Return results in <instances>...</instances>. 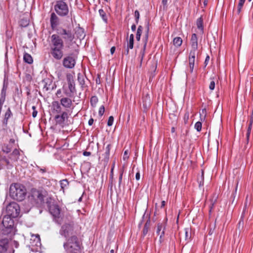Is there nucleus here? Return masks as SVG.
Masks as SVG:
<instances>
[{
    "instance_id": "c9c22d12",
    "label": "nucleus",
    "mask_w": 253,
    "mask_h": 253,
    "mask_svg": "<svg viewBox=\"0 0 253 253\" xmlns=\"http://www.w3.org/2000/svg\"><path fill=\"white\" fill-rule=\"evenodd\" d=\"M204 171H202V174L198 177V182L199 183V186H203L204 185Z\"/></svg>"
},
{
    "instance_id": "a19ab883",
    "label": "nucleus",
    "mask_w": 253,
    "mask_h": 253,
    "mask_svg": "<svg viewBox=\"0 0 253 253\" xmlns=\"http://www.w3.org/2000/svg\"><path fill=\"white\" fill-rule=\"evenodd\" d=\"M189 118V113L188 111L186 112L184 114L183 120L185 124H187L188 123Z\"/></svg>"
},
{
    "instance_id": "680f3d73",
    "label": "nucleus",
    "mask_w": 253,
    "mask_h": 253,
    "mask_svg": "<svg viewBox=\"0 0 253 253\" xmlns=\"http://www.w3.org/2000/svg\"><path fill=\"white\" fill-rule=\"evenodd\" d=\"M94 120L92 118H90L88 122V124L89 126H91L93 123Z\"/></svg>"
},
{
    "instance_id": "79ce46f5",
    "label": "nucleus",
    "mask_w": 253,
    "mask_h": 253,
    "mask_svg": "<svg viewBox=\"0 0 253 253\" xmlns=\"http://www.w3.org/2000/svg\"><path fill=\"white\" fill-rule=\"evenodd\" d=\"M78 80L82 86H83L85 84V81L84 77L83 76L80 77L79 75H78Z\"/></svg>"
},
{
    "instance_id": "49530a36",
    "label": "nucleus",
    "mask_w": 253,
    "mask_h": 253,
    "mask_svg": "<svg viewBox=\"0 0 253 253\" xmlns=\"http://www.w3.org/2000/svg\"><path fill=\"white\" fill-rule=\"evenodd\" d=\"M104 111H105V108H104V106H101L100 108H99V115L101 116H102L104 113Z\"/></svg>"
},
{
    "instance_id": "2eb2a0df",
    "label": "nucleus",
    "mask_w": 253,
    "mask_h": 253,
    "mask_svg": "<svg viewBox=\"0 0 253 253\" xmlns=\"http://www.w3.org/2000/svg\"><path fill=\"white\" fill-rule=\"evenodd\" d=\"M197 50V49L192 48V49L191 50L190 52V55L189 57V63L190 73H192L193 72L195 63V58Z\"/></svg>"
},
{
    "instance_id": "5701e85b",
    "label": "nucleus",
    "mask_w": 253,
    "mask_h": 253,
    "mask_svg": "<svg viewBox=\"0 0 253 253\" xmlns=\"http://www.w3.org/2000/svg\"><path fill=\"white\" fill-rule=\"evenodd\" d=\"M151 226V221L150 217L147 220L146 223H145L143 229V235L145 236L148 233V231L150 230Z\"/></svg>"
},
{
    "instance_id": "5fc2aeb1",
    "label": "nucleus",
    "mask_w": 253,
    "mask_h": 253,
    "mask_svg": "<svg viewBox=\"0 0 253 253\" xmlns=\"http://www.w3.org/2000/svg\"><path fill=\"white\" fill-rule=\"evenodd\" d=\"M209 60H210V57H209V56H207L206 58V59L205 60V63H204L205 64V66H206L208 65Z\"/></svg>"
},
{
    "instance_id": "e433bc0d",
    "label": "nucleus",
    "mask_w": 253,
    "mask_h": 253,
    "mask_svg": "<svg viewBox=\"0 0 253 253\" xmlns=\"http://www.w3.org/2000/svg\"><path fill=\"white\" fill-rule=\"evenodd\" d=\"M60 186L61 188L64 190V189L66 187L69 185V182L67 179H63L60 181Z\"/></svg>"
},
{
    "instance_id": "c756f323",
    "label": "nucleus",
    "mask_w": 253,
    "mask_h": 253,
    "mask_svg": "<svg viewBox=\"0 0 253 253\" xmlns=\"http://www.w3.org/2000/svg\"><path fill=\"white\" fill-rule=\"evenodd\" d=\"M99 13L103 20L105 22H107L108 18L106 12L102 9H100L99 10Z\"/></svg>"
},
{
    "instance_id": "6e6552de",
    "label": "nucleus",
    "mask_w": 253,
    "mask_h": 253,
    "mask_svg": "<svg viewBox=\"0 0 253 253\" xmlns=\"http://www.w3.org/2000/svg\"><path fill=\"white\" fill-rule=\"evenodd\" d=\"M74 232V224L73 223H66L63 225L59 231L60 234L66 238H69V236H73Z\"/></svg>"
},
{
    "instance_id": "9b49d317",
    "label": "nucleus",
    "mask_w": 253,
    "mask_h": 253,
    "mask_svg": "<svg viewBox=\"0 0 253 253\" xmlns=\"http://www.w3.org/2000/svg\"><path fill=\"white\" fill-rule=\"evenodd\" d=\"M167 219H165L162 222L157 224L156 233L160 236V242H162V239L165 235V229L167 226Z\"/></svg>"
},
{
    "instance_id": "72a5a7b5",
    "label": "nucleus",
    "mask_w": 253,
    "mask_h": 253,
    "mask_svg": "<svg viewBox=\"0 0 253 253\" xmlns=\"http://www.w3.org/2000/svg\"><path fill=\"white\" fill-rule=\"evenodd\" d=\"M98 99L97 96H93L90 98V104L92 106L94 107L96 106L97 103L98 102Z\"/></svg>"
},
{
    "instance_id": "864d4df0",
    "label": "nucleus",
    "mask_w": 253,
    "mask_h": 253,
    "mask_svg": "<svg viewBox=\"0 0 253 253\" xmlns=\"http://www.w3.org/2000/svg\"><path fill=\"white\" fill-rule=\"evenodd\" d=\"M239 224V226H240L241 225L243 226V224H244V221H243V215H242L241 217V219L239 221V222L238 223Z\"/></svg>"
},
{
    "instance_id": "aec40b11",
    "label": "nucleus",
    "mask_w": 253,
    "mask_h": 253,
    "mask_svg": "<svg viewBox=\"0 0 253 253\" xmlns=\"http://www.w3.org/2000/svg\"><path fill=\"white\" fill-rule=\"evenodd\" d=\"M53 111L57 114L62 113V108L58 101H53L52 103Z\"/></svg>"
},
{
    "instance_id": "338daca9",
    "label": "nucleus",
    "mask_w": 253,
    "mask_h": 253,
    "mask_svg": "<svg viewBox=\"0 0 253 253\" xmlns=\"http://www.w3.org/2000/svg\"><path fill=\"white\" fill-rule=\"evenodd\" d=\"M15 142V140L13 138H11L9 140V144L11 145V144H14Z\"/></svg>"
},
{
    "instance_id": "b1692460",
    "label": "nucleus",
    "mask_w": 253,
    "mask_h": 253,
    "mask_svg": "<svg viewBox=\"0 0 253 253\" xmlns=\"http://www.w3.org/2000/svg\"><path fill=\"white\" fill-rule=\"evenodd\" d=\"M134 44V36L133 34H131L129 38H127V44L126 46H128V48H130L131 49L133 47Z\"/></svg>"
},
{
    "instance_id": "f03ea898",
    "label": "nucleus",
    "mask_w": 253,
    "mask_h": 253,
    "mask_svg": "<svg viewBox=\"0 0 253 253\" xmlns=\"http://www.w3.org/2000/svg\"><path fill=\"white\" fill-rule=\"evenodd\" d=\"M14 218L4 215L1 221L2 227L1 228V233L6 235L8 237H13L16 232V227L14 225Z\"/></svg>"
},
{
    "instance_id": "c03bdc74",
    "label": "nucleus",
    "mask_w": 253,
    "mask_h": 253,
    "mask_svg": "<svg viewBox=\"0 0 253 253\" xmlns=\"http://www.w3.org/2000/svg\"><path fill=\"white\" fill-rule=\"evenodd\" d=\"M215 87V82L212 80L211 81L210 85H209V88L211 90H213L214 89Z\"/></svg>"
},
{
    "instance_id": "052dcab7",
    "label": "nucleus",
    "mask_w": 253,
    "mask_h": 253,
    "mask_svg": "<svg viewBox=\"0 0 253 253\" xmlns=\"http://www.w3.org/2000/svg\"><path fill=\"white\" fill-rule=\"evenodd\" d=\"M83 155L85 156H89L91 155V153L90 152L84 151L83 153Z\"/></svg>"
},
{
    "instance_id": "f8f14e48",
    "label": "nucleus",
    "mask_w": 253,
    "mask_h": 253,
    "mask_svg": "<svg viewBox=\"0 0 253 253\" xmlns=\"http://www.w3.org/2000/svg\"><path fill=\"white\" fill-rule=\"evenodd\" d=\"M68 118V113L66 112H63L61 115H57L54 117L56 125H58L63 127L65 125V121Z\"/></svg>"
},
{
    "instance_id": "423d86ee",
    "label": "nucleus",
    "mask_w": 253,
    "mask_h": 253,
    "mask_svg": "<svg viewBox=\"0 0 253 253\" xmlns=\"http://www.w3.org/2000/svg\"><path fill=\"white\" fill-rule=\"evenodd\" d=\"M6 216L16 218L20 214V208L19 205L15 202L10 203L6 208Z\"/></svg>"
},
{
    "instance_id": "de8ad7c7",
    "label": "nucleus",
    "mask_w": 253,
    "mask_h": 253,
    "mask_svg": "<svg viewBox=\"0 0 253 253\" xmlns=\"http://www.w3.org/2000/svg\"><path fill=\"white\" fill-rule=\"evenodd\" d=\"M134 16L136 19V21L137 23L139 18V12L137 10H136L134 12Z\"/></svg>"
},
{
    "instance_id": "0e129e2a",
    "label": "nucleus",
    "mask_w": 253,
    "mask_h": 253,
    "mask_svg": "<svg viewBox=\"0 0 253 253\" xmlns=\"http://www.w3.org/2000/svg\"><path fill=\"white\" fill-rule=\"evenodd\" d=\"M252 128V125H249L247 129V131H249V132H251Z\"/></svg>"
},
{
    "instance_id": "a211bd4d",
    "label": "nucleus",
    "mask_w": 253,
    "mask_h": 253,
    "mask_svg": "<svg viewBox=\"0 0 253 253\" xmlns=\"http://www.w3.org/2000/svg\"><path fill=\"white\" fill-rule=\"evenodd\" d=\"M60 104L65 108H70L72 105V101L69 97H63L60 99Z\"/></svg>"
},
{
    "instance_id": "dca6fc26",
    "label": "nucleus",
    "mask_w": 253,
    "mask_h": 253,
    "mask_svg": "<svg viewBox=\"0 0 253 253\" xmlns=\"http://www.w3.org/2000/svg\"><path fill=\"white\" fill-rule=\"evenodd\" d=\"M151 101L148 93L143 94L142 96V104L144 111H146L150 107Z\"/></svg>"
},
{
    "instance_id": "774afa93",
    "label": "nucleus",
    "mask_w": 253,
    "mask_h": 253,
    "mask_svg": "<svg viewBox=\"0 0 253 253\" xmlns=\"http://www.w3.org/2000/svg\"><path fill=\"white\" fill-rule=\"evenodd\" d=\"M131 30L132 31H134L136 29V26L134 25V24H133L132 26H131Z\"/></svg>"
},
{
    "instance_id": "6e6d98bb",
    "label": "nucleus",
    "mask_w": 253,
    "mask_h": 253,
    "mask_svg": "<svg viewBox=\"0 0 253 253\" xmlns=\"http://www.w3.org/2000/svg\"><path fill=\"white\" fill-rule=\"evenodd\" d=\"M128 158V153L127 151H125L124 155V159H127Z\"/></svg>"
},
{
    "instance_id": "393cba45",
    "label": "nucleus",
    "mask_w": 253,
    "mask_h": 253,
    "mask_svg": "<svg viewBox=\"0 0 253 253\" xmlns=\"http://www.w3.org/2000/svg\"><path fill=\"white\" fill-rule=\"evenodd\" d=\"M196 25L199 31H203L204 30L203 20L202 17H200L197 19L196 21Z\"/></svg>"
},
{
    "instance_id": "bb28decb",
    "label": "nucleus",
    "mask_w": 253,
    "mask_h": 253,
    "mask_svg": "<svg viewBox=\"0 0 253 253\" xmlns=\"http://www.w3.org/2000/svg\"><path fill=\"white\" fill-rule=\"evenodd\" d=\"M145 45L144 46L143 49L141 50L139 56H138V59L140 61L139 66L141 67L142 65V62L143 59V58L145 55Z\"/></svg>"
},
{
    "instance_id": "1a4fd4ad",
    "label": "nucleus",
    "mask_w": 253,
    "mask_h": 253,
    "mask_svg": "<svg viewBox=\"0 0 253 253\" xmlns=\"http://www.w3.org/2000/svg\"><path fill=\"white\" fill-rule=\"evenodd\" d=\"M67 80L68 90L64 89V93L67 97H73L76 91L75 83L74 80L71 79L68 76H67Z\"/></svg>"
},
{
    "instance_id": "ddd939ff",
    "label": "nucleus",
    "mask_w": 253,
    "mask_h": 253,
    "mask_svg": "<svg viewBox=\"0 0 253 253\" xmlns=\"http://www.w3.org/2000/svg\"><path fill=\"white\" fill-rule=\"evenodd\" d=\"M76 64V59L71 56L65 57L63 60V66L68 69H72Z\"/></svg>"
},
{
    "instance_id": "f257e3e1",
    "label": "nucleus",
    "mask_w": 253,
    "mask_h": 253,
    "mask_svg": "<svg viewBox=\"0 0 253 253\" xmlns=\"http://www.w3.org/2000/svg\"><path fill=\"white\" fill-rule=\"evenodd\" d=\"M64 43L59 36L53 35L51 37L50 54L56 60H60L63 56Z\"/></svg>"
},
{
    "instance_id": "37998d69",
    "label": "nucleus",
    "mask_w": 253,
    "mask_h": 253,
    "mask_svg": "<svg viewBox=\"0 0 253 253\" xmlns=\"http://www.w3.org/2000/svg\"><path fill=\"white\" fill-rule=\"evenodd\" d=\"M114 122V117L113 116H110L108 122H107V125L108 126H112Z\"/></svg>"
},
{
    "instance_id": "f704fd0d",
    "label": "nucleus",
    "mask_w": 253,
    "mask_h": 253,
    "mask_svg": "<svg viewBox=\"0 0 253 253\" xmlns=\"http://www.w3.org/2000/svg\"><path fill=\"white\" fill-rule=\"evenodd\" d=\"M238 183H239V181L237 180L236 182V186L235 187L234 191L233 192V193L231 195V199H232V203L233 202V201L235 200V198L236 197V195L237 194V189H238Z\"/></svg>"
},
{
    "instance_id": "58836bf2",
    "label": "nucleus",
    "mask_w": 253,
    "mask_h": 253,
    "mask_svg": "<svg viewBox=\"0 0 253 253\" xmlns=\"http://www.w3.org/2000/svg\"><path fill=\"white\" fill-rule=\"evenodd\" d=\"M20 152L19 150L15 148L13 151L12 153L11 154V155H13L16 156V158H15V160L17 161L18 159L19 158V156L20 155Z\"/></svg>"
},
{
    "instance_id": "4468645a",
    "label": "nucleus",
    "mask_w": 253,
    "mask_h": 253,
    "mask_svg": "<svg viewBox=\"0 0 253 253\" xmlns=\"http://www.w3.org/2000/svg\"><path fill=\"white\" fill-rule=\"evenodd\" d=\"M31 194L33 198L37 201V202H42L43 201L44 195L42 194V191L35 188H33L31 190Z\"/></svg>"
},
{
    "instance_id": "bf43d9fd",
    "label": "nucleus",
    "mask_w": 253,
    "mask_h": 253,
    "mask_svg": "<svg viewBox=\"0 0 253 253\" xmlns=\"http://www.w3.org/2000/svg\"><path fill=\"white\" fill-rule=\"evenodd\" d=\"M116 47L115 46H112L110 49V52L111 54H113L115 51Z\"/></svg>"
},
{
    "instance_id": "4d7b16f0",
    "label": "nucleus",
    "mask_w": 253,
    "mask_h": 253,
    "mask_svg": "<svg viewBox=\"0 0 253 253\" xmlns=\"http://www.w3.org/2000/svg\"><path fill=\"white\" fill-rule=\"evenodd\" d=\"M140 173L139 172H137L136 173V175H135V178L137 180H138L140 179Z\"/></svg>"
},
{
    "instance_id": "39448f33",
    "label": "nucleus",
    "mask_w": 253,
    "mask_h": 253,
    "mask_svg": "<svg viewBox=\"0 0 253 253\" xmlns=\"http://www.w3.org/2000/svg\"><path fill=\"white\" fill-rule=\"evenodd\" d=\"M12 237L0 233V253H13L14 251L10 247V241Z\"/></svg>"
},
{
    "instance_id": "4c0bfd02",
    "label": "nucleus",
    "mask_w": 253,
    "mask_h": 253,
    "mask_svg": "<svg viewBox=\"0 0 253 253\" xmlns=\"http://www.w3.org/2000/svg\"><path fill=\"white\" fill-rule=\"evenodd\" d=\"M202 124L201 122H197L196 123L194 126L195 128L197 131L200 132L202 129Z\"/></svg>"
},
{
    "instance_id": "6ab92c4d",
    "label": "nucleus",
    "mask_w": 253,
    "mask_h": 253,
    "mask_svg": "<svg viewBox=\"0 0 253 253\" xmlns=\"http://www.w3.org/2000/svg\"><path fill=\"white\" fill-rule=\"evenodd\" d=\"M50 23L53 30H54L59 24L58 17L54 13H52L51 14Z\"/></svg>"
},
{
    "instance_id": "2f4dec72",
    "label": "nucleus",
    "mask_w": 253,
    "mask_h": 253,
    "mask_svg": "<svg viewBox=\"0 0 253 253\" xmlns=\"http://www.w3.org/2000/svg\"><path fill=\"white\" fill-rule=\"evenodd\" d=\"M189 228H185L184 229V239L185 241L188 242L191 238V233L189 232Z\"/></svg>"
},
{
    "instance_id": "13d9d810",
    "label": "nucleus",
    "mask_w": 253,
    "mask_h": 253,
    "mask_svg": "<svg viewBox=\"0 0 253 253\" xmlns=\"http://www.w3.org/2000/svg\"><path fill=\"white\" fill-rule=\"evenodd\" d=\"M36 240L37 241V243H40L41 239H40L39 235L37 234V235H36Z\"/></svg>"
},
{
    "instance_id": "f3484780",
    "label": "nucleus",
    "mask_w": 253,
    "mask_h": 253,
    "mask_svg": "<svg viewBox=\"0 0 253 253\" xmlns=\"http://www.w3.org/2000/svg\"><path fill=\"white\" fill-rule=\"evenodd\" d=\"M111 148V145L110 144H108L105 149V153L102 155V160L105 164H107L108 162L110 156V151Z\"/></svg>"
},
{
    "instance_id": "69168bd1",
    "label": "nucleus",
    "mask_w": 253,
    "mask_h": 253,
    "mask_svg": "<svg viewBox=\"0 0 253 253\" xmlns=\"http://www.w3.org/2000/svg\"><path fill=\"white\" fill-rule=\"evenodd\" d=\"M253 116L252 115L250 120V122L249 125H253Z\"/></svg>"
},
{
    "instance_id": "412c9836",
    "label": "nucleus",
    "mask_w": 253,
    "mask_h": 253,
    "mask_svg": "<svg viewBox=\"0 0 253 253\" xmlns=\"http://www.w3.org/2000/svg\"><path fill=\"white\" fill-rule=\"evenodd\" d=\"M52 82L51 80L48 78H46L43 79L42 81V84H43V88L46 91L49 90L50 86L52 84Z\"/></svg>"
},
{
    "instance_id": "ea45409f",
    "label": "nucleus",
    "mask_w": 253,
    "mask_h": 253,
    "mask_svg": "<svg viewBox=\"0 0 253 253\" xmlns=\"http://www.w3.org/2000/svg\"><path fill=\"white\" fill-rule=\"evenodd\" d=\"M246 0H239V2L238 5V12H241V9L245 3Z\"/></svg>"
},
{
    "instance_id": "09e8293b",
    "label": "nucleus",
    "mask_w": 253,
    "mask_h": 253,
    "mask_svg": "<svg viewBox=\"0 0 253 253\" xmlns=\"http://www.w3.org/2000/svg\"><path fill=\"white\" fill-rule=\"evenodd\" d=\"M125 51H124V53L126 55H128L129 54V49H130V48H128V46H125Z\"/></svg>"
},
{
    "instance_id": "603ef678",
    "label": "nucleus",
    "mask_w": 253,
    "mask_h": 253,
    "mask_svg": "<svg viewBox=\"0 0 253 253\" xmlns=\"http://www.w3.org/2000/svg\"><path fill=\"white\" fill-rule=\"evenodd\" d=\"M38 169L42 173L46 172V169L45 168H40L39 166H37Z\"/></svg>"
},
{
    "instance_id": "3c124183",
    "label": "nucleus",
    "mask_w": 253,
    "mask_h": 253,
    "mask_svg": "<svg viewBox=\"0 0 253 253\" xmlns=\"http://www.w3.org/2000/svg\"><path fill=\"white\" fill-rule=\"evenodd\" d=\"M123 171H122L120 174L119 178V185H120L122 183V179H123Z\"/></svg>"
},
{
    "instance_id": "7c9ffc66",
    "label": "nucleus",
    "mask_w": 253,
    "mask_h": 253,
    "mask_svg": "<svg viewBox=\"0 0 253 253\" xmlns=\"http://www.w3.org/2000/svg\"><path fill=\"white\" fill-rule=\"evenodd\" d=\"M11 115H12V113L11 112L10 109L9 108L5 114V116H4V123H5V124H7L8 119L10 117V116Z\"/></svg>"
},
{
    "instance_id": "c85d7f7f",
    "label": "nucleus",
    "mask_w": 253,
    "mask_h": 253,
    "mask_svg": "<svg viewBox=\"0 0 253 253\" xmlns=\"http://www.w3.org/2000/svg\"><path fill=\"white\" fill-rule=\"evenodd\" d=\"M173 43L175 46L179 47L181 45L182 43V40L180 37H176L174 38L173 40Z\"/></svg>"
},
{
    "instance_id": "e2e57ef3",
    "label": "nucleus",
    "mask_w": 253,
    "mask_h": 253,
    "mask_svg": "<svg viewBox=\"0 0 253 253\" xmlns=\"http://www.w3.org/2000/svg\"><path fill=\"white\" fill-rule=\"evenodd\" d=\"M140 37H141V33H137L136 38V39L137 41H139L140 40Z\"/></svg>"
},
{
    "instance_id": "7ed1b4c3",
    "label": "nucleus",
    "mask_w": 253,
    "mask_h": 253,
    "mask_svg": "<svg viewBox=\"0 0 253 253\" xmlns=\"http://www.w3.org/2000/svg\"><path fill=\"white\" fill-rule=\"evenodd\" d=\"M26 195V189L19 183L12 184L9 188V195L11 198L18 201H23Z\"/></svg>"
},
{
    "instance_id": "473e14b6",
    "label": "nucleus",
    "mask_w": 253,
    "mask_h": 253,
    "mask_svg": "<svg viewBox=\"0 0 253 253\" xmlns=\"http://www.w3.org/2000/svg\"><path fill=\"white\" fill-rule=\"evenodd\" d=\"M63 35H64L63 38L67 39L70 41H72L74 39V36L72 35V33H63Z\"/></svg>"
},
{
    "instance_id": "9d476101",
    "label": "nucleus",
    "mask_w": 253,
    "mask_h": 253,
    "mask_svg": "<svg viewBox=\"0 0 253 253\" xmlns=\"http://www.w3.org/2000/svg\"><path fill=\"white\" fill-rule=\"evenodd\" d=\"M49 211L51 214L54 217L56 222L60 224V209L58 205L56 204H52L48 205Z\"/></svg>"
},
{
    "instance_id": "cd10ccee",
    "label": "nucleus",
    "mask_w": 253,
    "mask_h": 253,
    "mask_svg": "<svg viewBox=\"0 0 253 253\" xmlns=\"http://www.w3.org/2000/svg\"><path fill=\"white\" fill-rule=\"evenodd\" d=\"M12 149V146L11 144H5L2 147V151L6 154H8L11 152Z\"/></svg>"
},
{
    "instance_id": "8fccbe9b",
    "label": "nucleus",
    "mask_w": 253,
    "mask_h": 253,
    "mask_svg": "<svg viewBox=\"0 0 253 253\" xmlns=\"http://www.w3.org/2000/svg\"><path fill=\"white\" fill-rule=\"evenodd\" d=\"M250 134H251V132L247 131V133H246V144H248L249 143Z\"/></svg>"
},
{
    "instance_id": "20e7f679",
    "label": "nucleus",
    "mask_w": 253,
    "mask_h": 253,
    "mask_svg": "<svg viewBox=\"0 0 253 253\" xmlns=\"http://www.w3.org/2000/svg\"><path fill=\"white\" fill-rule=\"evenodd\" d=\"M66 253H78L80 250V242L76 235H73L66 239L63 244Z\"/></svg>"
},
{
    "instance_id": "4be33fe9",
    "label": "nucleus",
    "mask_w": 253,
    "mask_h": 253,
    "mask_svg": "<svg viewBox=\"0 0 253 253\" xmlns=\"http://www.w3.org/2000/svg\"><path fill=\"white\" fill-rule=\"evenodd\" d=\"M191 46L192 48L197 49L198 48V39L197 35L195 33L192 35L191 39Z\"/></svg>"
},
{
    "instance_id": "a18cd8bd",
    "label": "nucleus",
    "mask_w": 253,
    "mask_h": 253,
    "mask_svg": "<svg viewBox=\"0 0 253 253\" xmlns=\"http://www.w3.org/2000/svg\"><path fill=\"white\" fill-rule=\"evenodd\" d=\"M32 108L33 110L32 116L33 118H35L37 116L38 111L36 110V107L35 106H33Z\"/></svg>"
},
{
    "instance_id": "0eeeda50",
    "label": "nucleus",
    "mask_w": 253,
    "mask_h": 253,
    "mask_svg": "<svg viewBox=\"0 0 253 253\" xmlns=\"http://www.w3.org/2000/svg\"><path fill=\"white\" fill-rule=\"evenodd\" d=\"M65 0H58L54 6V10L60 16H65L69 12V8Z\"/></svg>"
},
{
    "instance_id": "a878e982",
    "label": "nucleus",
    "mask_w": 253,
    "mask_h": 253,
    "mask_svg": "<svg viewBox=\"0 0 253 253\" xmlns=\"http://www.w3.org/2000/svg\"><path fill=\"white\" fill-rule=\"evenodd\" d=\"M24 61L28 64H31L33 62L31 55L28 53H25L23 56Z\"/></svg>"
}]
</instances>
